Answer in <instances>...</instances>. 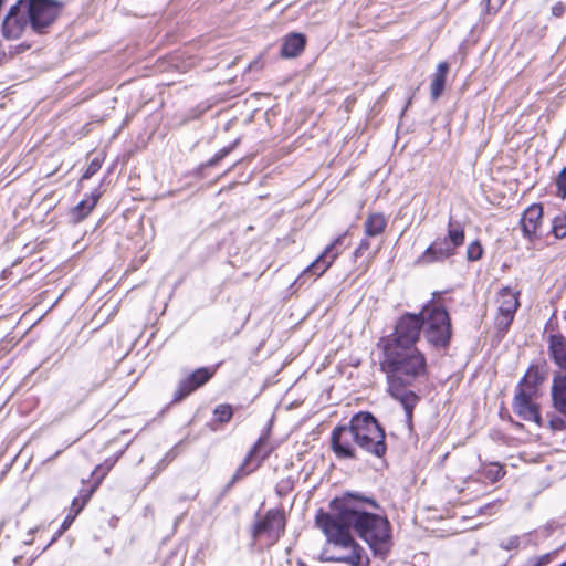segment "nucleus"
Wrapping results in <instances>:
<instances>
[{"instance_id":"nucleus-40","label":"nucleus","mask_w":566,"mask_h":566,"mask_svg":"<svg viewBox=\"0 0 566 566\" xmlns=\"http://www.w3.org/2000/svg\"><path fill=\"white\" fill-rule=\"evenodd\" d=\"M170 461V458H169V453L164 458L161 459V463H168Z\"/></svg>"},{"instance_id":"nucleus-30","label":"nucleus","mask_w":566,"mask_h":566,"mask_svg":"<svg viewBox=\"0 0 566 566\" xmlns=\"http://www.w3.org/2000/svg\"><path fill=\"white\" fill-rule=\"evenodd\" d=\"M101 169V161L97 158H94L88 167L86 168L85 172L83 174V179H90L92 176H94L98 170Z\"/></svg>"},{"instance_id":"nucleus-33","label":"nucleus","mask_w":566,"mask_h":566,"mask_svg":"<svg viewBox=\"0 0 566 566\" xmlns=\"http://www.w3.org/2000/svg\"><path fill=\"white\" fill-rule=\"evenodd\" d=\"M552 553H547L542 556L535 557L534 563L531 566H545L552 562Z\"/></svg>"},{"instance_id":"nucleus-18","label":"nucleus","mask_w":566,"mask_h":566,"mask_svg":"<svg viewBox=\"0 0 566 566\" xmlns=\"http://www.w3.org/2000/svg\"><path fill=\"white\" fill-rule=\"evenodd\" d=\"M448 72L449 64L447 62H440L430 84V95L432 101H437L442 95Z\"/></svg>"},{"instance_id":"nucleus-31","label":"nucleus","mask_w":566,"mask_h":566,"mask_svg":"<svg viewBox=\"0 0 566 566\" xmlns=\"http://www.w3.org/2000/svg\"><path fill=\"white\" fill-rule=\"evenodd\" d=\"M370 248V242L367 238L363 239L360 241V243L358 244V247L356 248V250L354 251V256L356 259L358 258H361L364 255V253L369 250Z\"/></svg>"},{"instance_id":"nucleus-10","label":"nucleus","mask_w":566,"mask_h":566,"mask_svg":"<svg viewBox=\"0 0 566 566\" xmlns=\"http://www.w3.org/2000/svg\"><path fill=\"white\" fill-rule=\"evenodd\" d=\"M214 368L200 367L193 370L188 377L181 379L174 392L171 402L178 403L190 396L198 388L207 384L214 375Z\"/></svg>"},{"instance_id":"nucleus-9","label":"nucleus","mask_w":566,"mask_h":566,"mask_svg":"<svg viewBox=\"0 0 566 566\" xmlns=\"http://www.w3.org/2000/svg\"><path fill=\"white\" fill-rule=\"evenodd\" d=\"M534 395L526 388H515L512 409L522 420L535 422L542 427V417L538 406L534 402Z\"/></svg>"},{"instance_id":"nucleus-25","label":"nucleus","mask_w":566,"mask_h":566,"mask_svg":"<svg viewBox=\"0 0 566 566\" xmlns=\"http://www.w3.org/2000/svg\"><path fill=\"white\" fill-rule=\"evenodd\" d=\"M482 474L491 482H496L504 475V470L497 463H492L483 469Z\"/></svg>"},{"instance_id":"nucleus-3","label":"nucleus","mask_w":566,"mask_h":566,"mask_svg":"<svg viewBox=\"0 0 566 566\" xmlns=\"http://www.w3.org/2000/svg\"><path fill=\"white\" fill-rule=\"evenodd\" d=\"M356 447L376 458L387 452L385 430L371 412H357L348 426L332 431L331 448L338 459H357Z\"/></svg>"},{"instance_id":"nucleus-13","label":"nucleus","mask_w":566,"mask_h":566,"mask_svg":"<svg viewBox=\"0 0 566 566\" xmlns=\"http://www.w3.org/2000/svg\"><path fill=\"white\" fill-rule=\"evenodd\" d=\"M265 441H266L265 434L261 436L256 440V442L253 444V447L247 454L243 463L237 469V471L230 482L231 484L234 483L235 481L247 476L254 470H256L260 467L261 462L269 455V451L260 454L261 449H262L263 444L265 443Z\"/></svg>"},{"instance_id":"nucleus-8","label":"nucleus","mask_w":566,"mask_h":566,"mask_svg":"<svg viewBox=\"0 0 566 566\" xmlns=\"http://www.w3.org/2000/svg\"><path fill=\"white\" fill-rule=\"evenodd\" d=\"M518 295L520 292L513 291L510 287H503L497 293L495 327L502 334L509 331L514 319L515 313L520 306Z\"/></svg>"},{"instance_id":"nucleus-7","label":"nucleus","mask_w":566,"mask_h":566,"mask_svg":"<svg viewBox=\"0 0 566 566\" xmlns=\"http://www.w3.org/2000/svg\"><path fill=\"white\" fill-rule=\"evenodd\" d=\"M423 328V317L413 313L402 314L395 326L391 335L381 338L380 344L399 345V346H417Z\"/></svg>"},{"instance_id":"nucleus-34","label":"nucleus","mask_w":566,"mask_h":566,"mask_svg":"<svg viewBox=\"0 0 566 566\" xmlns=\"http://www.w3.org/2000/svg\"><path fill=\"white\" fill-rule=\"evenodd\" d=\"M324 549H329V555H349L350 549H345L340 547H336L333 543L328 542V546Z\"/></svg>"},{"instance_id":"nucleus-24","label":"nucleus","mask_w":566,"mask_h":566,"mask_svg":"<svg viewBox=\"0 0 566 566\" xmlns=\"http://www.w3.org/2000/svg\"><path fill=\"white\" fill-rule=\"evenodd\" d=\"M213 415L220 423H227L233 416L232 407L228 403L219 405L214 408Z\"/></svg>"},{"instance_id":"nucleus-37","label":"nucleus","mask_w":566,"mask_h":566,"mask_svg":"<svg viewBox=\"0 0 566 566\" xmlns=\"http://www.w3.org/2000/svg\"><path fill=\"white\" fill-rule=\"evenodd\" d=\"M75 517L76 516H74V514L70 512L62 523V530L63 531L67 530L71 526V524L73 523V521L75 520Z\"/></svg>"},{"instance_id":"nucleus-39","label":"nucleus","mask_w":566,"mask_h":566,"mask_svg":"<svg viewBox=\"0 0 566 566\" xmlns=\"http://www.w3.org/2000/svg\"><path fill=\"white\" fill-rule=\"evenodd\" d=\"M465 483L470 484V483H480L478 480L475 479H472V478H469Z\"/></svg>"},{"instance_id":"nucleus-38","label":"nucleus","mask_w":566,"mask_h":566,"mask_svg":"<svg viewBox=\"0 0 566 566\" xmlns=\"http://www.w3.org/2000/svg\"><path fill=\"white\" fill-rule=\"evenodd\" d=\"M219 161L216 159V156H213L211 159H209L207 163H205L203 167H212L216 166Z\"/></svg>"},{"instance_id":"nucleus-29","label":"nucleus","mask_w":566,"mask_h":566,"mask_svg":"<svg viewBox=\"0 0 566 566\" xmlns=\"http://www.w3.org/2000/svg\"><path fill=\"white\" fill-rule=\"evenodd\" d=\"M520 546V537L514 535L500 543V547L505 551L516 549Z\"/></svg>"},{"instance_id":"nucleus-35","label":"nucleus","mask_w":566,"mask_h":566,"mask_svg":"<svg viewBox=\"0 0 566 566\" xmlns=\"http://www.w3.org/2000/svg\"><path fill=\"white\" fill-rule=\"evenodd\" d=\"M238 142L235 140L232 145L228 146V147H223L222 149H220L214 156H216V159L218 161L222 160L226 156H228L232 150L233 148L237 146Z\"/></svg>"},{"instance_id":"nucleus-36","label":"nucleus","mask_w":566,"mask_h":566,"mask_svg":"<svg viewBox=\"0 0 566 566\" xmlns=\"http://www.w3.org/2000/svg\"><path fill=\"white\" fill-rule=\"evenodd\" d=\"M238 142L235 140L232 145L228 146V147H223L222 149H220L214 156H216V159L218 161L222 160L226 156H228L232 150L233 148L237 146Z\"/></svg>"},{"instance_id":"nucleus-32","label":"nucleus","mask_w":566,"mask_h":566,"mask_svg":"<svg viewBox=\"0 0 566 566\" xmlns=\"http://www.w3.org/2000/svg\"><path fill=\"white\" fill-rule=\"evenodd\" d=\"M551 11H552V15H553L554 18H560V17H563V15H564V13H565V11H566V4H565L564 2H562V1L556 2V3L552 7Z\"/></svg>"},{"instance_id":"nucleus-21","label":"nucleus","mask_w":566,"mask_h":566,"mask_svg":"<svg viewBox=\"0 0 566 566\" xmlns=\"http://www.w3.org/2000/svg\"><path fill=\"white\" fill-rule=\"evenodd\" d=\"M542 380L543 377L541 376L538 368L531 366L517 384L516 388H526L528 391L535 394L536 387L542 382Z\"/></svg>"},{"instance_id":"nucleus-1","label":"nucleus","mask_w":566,"mask_h":566,"mask_svg":"<svg viewBox=\"0 0 566 566\" xmlns=\"http://www.w3.org/2000/svg\"><path fill=\"white\" fill-rule=\"evenodd\" d=\"M331 513L319 510L315 524L336 547L350 549L349 555L321 553L322 562L345 563L350 566H369V558L352 533L366 542L374 555L385 558L391 546V527L388 518L368 509L379 510L374 497L359 492H345L329 503Z\"/></svg>"},{"instance_id":"nucleus-27","label":"nucleus","mask_w":566,"mask_h":566,"mask_svg":"<svg viewBox=\"0 0 566 566\" xmlns=\"http://www.w3.org/2000/svg\"><path fill=\"white\" fill-rule=\"evenodd\" d=\"M555 185L557 188V196L562 199L566 198V167H564L558 174Z\"/></svg>"},{"instance_id":"nucleus-28","label":"nucleus","mask_w":566,"mask_h":566,"mask_svg":"<svg viewBox=\"0 0 566 566\" xmlns=\"http://www.w3.org/2000/svg\"><path fill=\"white\" fill-rule=\"evenodd\" d=\"M548 424L549 428L554 431H562L566 429V421L555 415L549 416Z\"/></svg>"},{"instance_id":"nucleus-41","label":"nucleus","mask_w":566,"mask_h":566,"mask_svg":"<svg viewBox=\"0 0 566 566\" xmlns=\"http://www.w3.org/2000/svg\"><path fill=\"white\" fill-rule=\"evenodd\" d=\"M558 566H566V562H565V563H562V564H560V565H558Z\"/></svg>"},{"instance_id":"nucleus-2","label":"nucleus","mask_w":566,"mask_h":566,"mask_svg":"<svg viewBox=\"0 0 566 566\" xmlns=\"http://www.w3.org/2000/svg\"><path fill=\"white\" fill-rule=\"evenodd\" d=\"M378 346L381 348L379 365L386 375L388 391L401 402L406 419L411 423L413 408L419 401V397L413 391L406 390V387L411 386L418 378L426 375V357L417 346L380 343Z\"/></svg>"},{"instance_id":"nucleus-20","label":"nucleus","mask_w":566,"mask_h":566,"mask_svg":"<svg viewBox=\"0 0 566 566\" xmlns=\"http://www.w3.org/2000/svg\"><path fill=\"white\" fill-rule=\"evenodd\" d=\"M387 227V219L382 213H371L367 217L364 228L366 237L380 235Z\"/></svg>"},{"instance_id":"nucleus-12","label":"nucleus","mask_w":566,"mask_h":566,"mask_svg":"<svg viewBox=\"0 0 566 566\" xmlns=\"http://www.w3.org/2000/svg\"><path fill=\"white\" fill-rule=\"evenodd\" d=\"M284 516L280 511L270 510L263 520L259 521L253 528V536L260 537L268 534L272 542H275L284 530Z\"/></svg>"},{"instance_id":"nucleus-6","label":"nucleus","mask_w":566,"mask_h":566,"mask_svg":"<svg viewBox=\"0 0 566 566\" xmlns=\"http://www.w3.org/2000/svg\"><path fill=\"white\" fill-rule=\"evenodd\" d=\"M464 229L452 219L448 223V234L444 238H437L417 259L418 265H429L443 262L453 256L459 247L464 243Z\"/></svg>"},{"instance_id":"nucleus-14","label":"nucleus","mask_w":566,"mask_h":566,"mask_svg":"<svg viewBox=\"0 0 566 566\" xmlns=\"http://www.w3.org/2000/svg\"><path fill=\"white\" fill-rule=\"evenodd\" d=\"M543 208L541 205L530 206L521 218V228L525 238L530 241L537 239V229L542 223Z\"/></svg>"},{"instance_id":"nucleus-22","label":"nucleus","mask_w":566,"mask_h":566,"mask_svg":"<svg viewBox=\"0 0 566 566\" xmlns=\"http://www.w3.org/2000/svg\"><path fill=\"white\" fill-rule=\"evenodd\" d=\"M109 468L111 467H107L106 471H104L102 473V475L97 479L96 483L84 495H81L80 497H75L72 501V505H71V511L70 512L73 513L74 516H77L78 513L86 505V503L88 502V500L91 499V496L93 495L95 490L97 489V485L101 483L102 479L104 478L106 472L109 470Z\"/></svg>"},{"instance_id":"nucleus-4","label":"nucleus","mask_w":566,"mask_h":566,"mask_svg":"<svg viewBox=\"0 0 566 566\" xmlns=\"http://www.w3.org/2000/svg\"><path fill=\"white\" fill-rule=\"evenodd\" d=\"M63 10L56 0H18L2 21V35L15 40L27 33L44 34Z\"/></svg>"},{"instance_id":"nucleus-19","label":"nucleus","mask_w":566,"mask_h":566,"mask_svg":"<svg viewBox=\"0 0 566 566\" xmlns=\"http://www.w3.org/2000/svg\"><path fill=\"white\" fill-rule=\"evenodd\" d=\"M99 199L98 193L87 195L77 206L71 210V217L74 222H81L84 220L96 206Z\"/></svg>"},{"instance_id":"nucleus-17","label":"nucleus","mask_w":566,"mask_h":566,"mask_svg":"<svg viewBox=\"0 0 566 566\" xmlns=\"http://www.w3.org/2000/svg\"><path fill=\"white\" fill-rule=\"evenodd\" d=\"M306 38L302 33H292L284 39L281 46V55L283 57H296L305 49Z\"/></svg>"},{"instance_id":"nucleus-26","label":"nucleus","mask_w":566,"mask_h":566,"mask_svg":"<svg viewBox=\"0 0 566 566\" xmlns=\"http://www.w3.org/2000/svg\"><path fill=\"white\" fill-rule=\"evenodd\" d=\"M483 248L479 241L471 242L467 248V259L469 261H478L482 258Z\"/></svg>"},{"instance_id":"nucleus-5","label":"nucleus","mask_w":566,"mask_h":566,"mask_svg":"<svg viewBox=\"0 0 566 566\" xmlns=\"http://www.w3.org/2000/svg\"><path fill=\"white\" fill-rule=\"evenodd\" d=\"M419 313L423 317L422 331L428 343L437 348L448 347L452 328L446 308L429 302Z\"/></svg>"},{"instance_id":"nucleus-16","label":"nucleus","mask_w":566,"mask_h":566,"mask_svg":"<svg viewBox=\"0 0 566 566\" xmlns=\"http://www.w3.org/2000/svg\"><path fill=\"white\" fill-rule=\"evenodd\" d=\"M552 400L554 408L566 417V375H557L552 384Z\"/></svg>"},{"instance_id":"nucleus-15","label":"nucleus","mask_w":566,"mask_h":566,"mask_svg":"<svg viewBox=\"0 0 566 566\" xmlns=\"http://www.w3.org/2000/svg\"><path fill=\"white\" fill-rule=\"evenodd\" d=\"M548 353L559 368L566 369V337L562 334L549 335Z\"/></svg>"},{"instance_id":"nucleus-23","label":"nucleus","mask_w":566,"mask_h":566,"mask_svg":"<svg viewBox=\"0 0 566 566\" xmlns=\"http://www.w3.org/2000/svg\"><path fill=\"white\" fill-rule=\"evenodd\" d=\"M552 232L555 238L563 239L566 237V214L559 213L553 219Z\"/></svg>"},{"instance_id":"nucleus-11","label":"nucleus","mask_w":566,"mask_h":566,"mask_svg":"<svg viewBox=\"0 0 566 566\" xmlns=\"http://www.w3.org/2000/svg\"><path fill=\"white\" fill-rule=\"evenodd\" d=\"M347 235V231L338 235L324 251L303 271L301 276L313 274L321 276L333 264L336 258L342 253L340 245Z\"/></svg>"}]
</instances>
